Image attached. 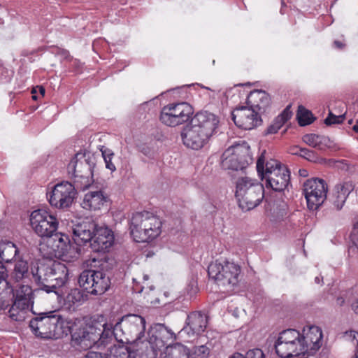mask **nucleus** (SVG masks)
Masks as SVG:
<instances>
[{"mask_svg": "<svg viewBox=\"0 0 358 358\" xmlns=\"http://www.w3.org/2000/svg\"><path fill=\"white\" fill-rule=\"evenodd\" d=\"M207 317L200 312L191 313L187 318V326L183 331L188 334H200L203 332L207 327Z\"/></svg>", "mask_w": 358, "mask_h": 358, "instance_id": "obj_26", "label": "nucleus"}, {"mask_svg": "<svg viewBox=\"0 0 358 358\" xmlns=\"http://www.w3.org/2000/svg\"><path fill=\"white\" fill-rule=\"evenodd\" d=\"M77 191L69 182H62L54 186L51 192L47 193L48 201H73Z\"/></svg>", "mask_w": 358, "mask_h": 358, "instance_id": "obj_23", "label": "nucleus"}, {"mask_svg": "<svg viewBox=\"0 0 358 358\" xmlns=\"http://www.w3.org/2000/svg\"><path fill=\"white\" fill-rule=\"evenodd\" d=\"M297 120L300 126H306L311 124L314 118L309 110L300 106L298 108Z\"/></svg>", "mask_w": 358, "mask_h": 358, "instance_id": "obj_35", "label": "nucleus"}, {"mask_svg": "<svg viewBox=\"0 0 358 358\" xmlns=\"http://www.w3.org/2000/svg\"><path fill=\"white\" fill-rule=\"evenodd\" d=\"M73 203H63V202H61V203H55V207H59L60 208H69L71 206Z\"/></svg>", "mask_w": 358, "mask_h": 358, "instance_id": "obj_50", "label": "nucleus"}, {"mask_svg": "<svg viewBox=\"0 0 358 358\" xmlns=\"http://www.w3.org/2000/svg\"><path fill=\"white\" fill-rule=\"evenodd\" d=\"M105 197L101 191L90 192L85 194L83 201H103Z\"/></svg>", "mask_w": 358, "mask_h": 358, "instance_id": "obj_41", "label": "nucleus"}, {"mask_svg": "<svg viewBox=\"0 0 358 358\" xmlns=\"http://www.w3.org/2000/svg\"><path fill=\"white\" fill-rule=\"evenodd\" d=\"M230 358H265V355L261 349L255 348L247 352L245 357L240 353L234 354Z\"/></svg>", "mask_w": 358, "mask_h": 358, "instance_id": "obj_39", "label": "nucleus"}, {"mask_svg": "<svg viewBox=\"0 0 358 358\" xmlns=\"http://www.w3.org/2000/svg\"><path fill=\"white\" fill-rule=\"evenodd\" d=\"M354 188L351 180L340 181L334 187V195L338 201H345L353 194Z\"/></svg>", "mask_w": 358, "mask_h": 358, "instance_id": "obj_29", "label": "nucleus"}, {"mask_svg": "<svg viewBox=\"0 0 358 358\" xmlns=\"http://www.w3.org/2000/svg\"><path fill=\"white\" fill-rule=\"evenodd\" d=\"M292 112L290 106H287L284 110L275 118L273 123L268 127L267 134H275L283 124L291 118Z\"/></svg>", "mask_w": 358, "mask_h": 358, "instance_id": "obj_34", "label": "nucleus"}, {"mask_svg": "<svg viewBox=\"0 0 358 358\" xmlns=\"http://www.w3.org/2000/svg\"><path fill=\"white\" fill-rule=\"evenodd\" d=\"M113 242L114 236L110 229L105 227H97L90 241V246L94 252H105L113 245Z\"/></svg>", "mask_w": 358, "mask_h": 358, "instance_id": "obj_21", "label": "nucleus"}, {"mask_svg": "<svg viewBox=\"0 0 358 358\" xmlns=\"http://www.w3.org/2000/svg\"><path fill=\"white\" fill-rule=\"evenodd\" d=\"M222 159V165L224 169L236 171L244 169V166L240 163L238 157L234 155L229 148H227L224 152Z\"/></svg>", "mask_w": 358, "mask_h": 358, "instance_id": "obj_31", "label": "nucleus"}, {"mask_svg": "<svg viewBox=\"0 0 358 358\" xmlns=\"http://www.w3.org/2000/svg\"><path fill=\"white\" fill-rule=\"evenodd\" d=\"M109 339L113 338L120 343H129L131 349L141 345L145 331V320L138 315H127L115 325L108 324Z\"/></svg>", "mask_w": 358, "mask_h": 358, "instance_id": "obj_2", "label": "nucleus"}, {"mask_svg": "<svg viewBox=\"0 0 358 358\" xmlns=\"http://www.w3.org/2000/svg\"><path fill=\"white\" fill-rule=\"evenodd\" d=\"M270 101L269 95L265 91L261 90L250 92L247 98V103L250 105V108H254L255 110H264L269 105Z\"/></svg>", "mask_w": 358, "mask_h": 358, "instance_id": "obj_27", "label": "nucleus"}, {"mask_svg": "<svg viewBox=\"0 0 358 358\" xmlns=\"http://www.w3.org/2000/svg\"><path fill=\"white\" fill-rule=\"evenodd\" d=\"M39 90H40V93L42 94V96H43L45 94V89L43 87H40Z\"/></svg>", "mask_w": 358, "mask_h": 358, "instance_id": "obj_57", "label": "nucleus"}, {"mask_svg": "<svg viewBox=\"0 0 358 358\" xmlns=\"http://www.w3.org/2000/svg\"><path fill=\"white\" fill-rule=\"evenodd\" d=\"M352 129L355 132H358V121H357L356 124L352 127Z\"/></svg>", "mask_w": 358, "mask_h": 358, "instance_id": "obj_55", "label": "nucleus"}, {"mask_svg": "<svg viewBox=\"0 0 358 358\" xmlns=\"http://www.w3.org/2000/svg\"><path fill=\"white\" fill-rule=\"evenodd\" d=\"M320 280H320V277H316V278H315V282L316 283H320Z\"/></svg>", "mask_w": 358, "mask_h": 358, "instance_id": "obj_59", "label": "nucleus"}, {"mask_svg": "<svg viewBox=\"0 0 358 358\" xmlns=\"http://www.w3.org/2000/svg\"><path fill=\"white\" fill-rule=\"evenodd\" d=\"M36 90H35V89H33V90H32V91H31V93H32V94H34V93H36Z\"/></svg>", "mask_w": 358, "mask_h": 358, "instance_id": "obj_61", "label": "nucleus"}, {"mask_svg": "<svg viewBox=\"0 0 358 358\" xmlns=\"http://www.w3.org/2000/svg\"><path fill=\"white\" fill-rule=\"evenodd\" d=\"M203 87L206 89L207 90L210 91L212 93V94H209L210 96H212L213 98H215V94H217L215 90H213L210 89L209 87Z\"/></svg>", "mask_w": 358, "mask_h": 358, "instance_id": "obj_53", "label": "nucleus"}, {"mask_svg": "<svg viewBox=\"0 0 358 358\" xmlns=\"http://www.w3.org/2000/svg\"><path fill=\"white\" fill-rule=\"evenodd\" d=\"M84 358H136V353L129 346L118 344L110 347L108 354L90 351Z\"/></svg>", "mask_w": 358, "mask_h": 358, "instance_id": "obj_25", "label": "nucleus"}, {"mask_svg": "<svg viewBox=\"0 0 358 358\" xmlns=\"http://www.w3.org/2000/svg\"><path fill=\"white\" fill-rule=\"evenodd\" d=\"M301 157H304L310 162L315 163L320 162L322 160V159L320 158L314 151L306 148H303V150H301Z\"/></svg>", "mask_w": 358, "mask_h": 358, "instance_id": "obj_42", "label": "nucleus"}, {"mask_svg": "<svg viewBox=\"0 0 358 358\" xmlns=\"http://www.w3.org/2000/svg\"><path fill=\"white\" fill-rule=\"evenodd\" d=\"M190 123L210 138L218 127L219 120L213 113L201 111L194 115Z\"/></svg>", "mask_w": 358, "mask_h": 358, "instance_id": "obj_20", "label": "nucleus"}, {"mask_svg": "<svg viewBox=\"0 0 358 358\" xmlns=\"http://www.w3.org/2000/svg\"><path fill=\"white\" fill-rule=\"evenodd\" d=\"M344 120L343 115H335L331 111H329L327 117L324 120V123L327 125H331L334 124H340Z\"/></svg>", "mask_w": 358, "mask_h": 358, "instance_id": "obj_43", "label": "nucleus"}, {"mask_svg": "<svg viewBox=\"0 0 358 358\" xmlns=\"http://www.w3.org/2000/svg\"><path fill=\"white\" fill-rule=\"evenodd\" d=\"M162 358H189V351L183 345L176 343L166 348Z\"/></svg>", "mask_w": 358, "mask_h": 358, "instance_id": "obj_32", "label": "nucleus"}, {"mask_svg": "<svg viewBox=\"0 0 358 358\" xmlns=\"http://www.w3.org/2000/svg\"><path fill=\"white\" fill-rule=\"evenodd\" d=\"M352 308L356 314H358V299H356L351 304Z\"/></svg>", "mask_w": 358, "mask_h": 358, "instance_id": "obj_51", "label": "nucleus"}, {"mask_svg": "<svg viewBox=\"0 0 358 358\" xmlns=\"http://www.w3.org/2000/svg\"><path fill=\"white\" fill-rule=\"evenodd\" d=\"M47 247L45 255L51 257H65L68 256L69 251L71 246L69 236L62 233H54L45 241V243L40 244V250H45Z\"/></svg>", "mask_w": 358, "mask_h": 358, "instance_id": "obj_16", "label": "nucleus"}, {"mask_svg": "<svg viewBox=\"0 0 358 358\" xmlns=\"http://www.w3.org/2000/svg\"><path fill=\"white\" fill-rule=\"evenodd\" d=\"M303 331L301 339L303 343L306 354L312 355L321 347L322 331L319 327L313 326L307 331L304 329Z\"/></svg>", "mask_w": 358, "mask_h": 358, "instance_id": "obj_24", "label": "nucleus"}, {"mask_svg": "<svg viewBox=\"0 0 358 358\" xmlns=\"http://www.w3.org/2000/svg\"><path fill=\"white\" fill-rule=\"evenodd\" d=\"M29 327L36 336L45 339H58L70 332L69 323L58 310L40 313L31 320Z\"/></svg>", "mask_w": 358, "mask_h": 358, "instance_id": "obj_5", "label": "nucleus"}, {"mask_svg": "<svg viewBox=\"0 0 358 358\" xmlns=\"http://www.w3.org/2000/svg\"><path fill=\"white\" fill-rule=\"evenodd\" d=\"M31 273L40 289L46 293L57 294V289L64 286L69 280L68 268L57 261L39 263L31 268Z\"/></svg>", "mask_w": 358, "mask_h": 358, "instance_id": "obj_1", "label": "nucleus"}, {"mask_svg": "<svg viewBox=\"0 0 358 358\" xmlns=\"http://www.w3.org/2000/svg\"><path fill=\"white\" fill-rule=\"evenodd\" d=\"M162 220L149 211L134 213L130 221V234L136 242L149 243L162 233Z\"/></svg>", "mask_w": 358, "mask_h": 358, "instance_id": "obj_6", "label": "nucleus"}, {"mask_svg": "<svg viewBox=\"0 0 358 358\" xmlns=\"http://www.w3.org/2000/svg\"><path fill=\"white\" fill-rule=\"evenodd\" d=\"M1 296L3 297V300L8 302V305L0 309V310H5L12 305L9 313L10 317L15 320H17L16 315L13 313L15 310H27L34 304L33 290L29 285H20L18 289L15 290L10 289L9 285H8L3 289L1 288Z\"/></svg>", "mask_w": 358, "mask_h": 358, "instance_id": "obj_9", "label": "nucleus"}, {"mask_svg": "<svg viewBox=\"0 0 358 358\" xmlns=\"http://www.w3.org/2000/svg\"><path fill=\"white\" fill-rule=\"evenodd\" d=\"M353 229H358V218L357 220L354 223Z\"/></svg>", "mask_w": 358, "mask_h": 358, "instance_id": "obj_58", "label": "nucleus"}, {"mask_svg": "<svg viewBox=\"0 0 358 358\" xmlns=\"http://www.w3.org/2000/svg\"><path fill=\"white\" fill-rule=\"evenodd\" d=\"M97 227V224L89 217L72 220L71 228L74 241L78 245H85L90 242Z\"/></svg>", "mask_w": 358, "mask_h": 358, "instance_id": "obj_15", "label": "nucleus"}, {"mask_svg": "<svg viewBox=\"0 0 358 358\" xmlns=\"http://www.w3.org/2000/svg\"><path fill=\"white\" fill-rule=\"evenodd\" d=\"M234 155L238 157L240 163L245 168L252 162V157L250 153V146L247 143L243 142L229 148Z\"/></svg>", "mask_w": 358, "mask_h": 358, "instance_id": "obj_28", "label": "nucleus"}, {"mask_svg": "<svg viewBox=\"0 0 358 358\" xmlns=\"http://www.w3.org/2000/svg\"><path fill=\"white\" fill-rule=\"evenodd\" d=\"M265 151L257 162V171L262 180H266V187H270L275 192L280 193V198L285 199V189L289 185L290 175L286 166L274 159L265 160Z\"/></svg>", "mask_w": 358, "mask_h": 358, "instance_id": "obj_3", "label": "nucleus"}, {"mask_svg": "<svg viewBox=\"0 0 358 358\" xmlns=\"http://www.w3.org/2000/svg\"><path fill=\"white\" fill-rule=\"evenodd\" d=\"M78 283L87 293L100 295L110 287V279L102 270L88 269L80 274Z\"/></svg>", "mask_w": 358, "mask_h": 358, "instance_id": "obj_12", "label": "nucleus"}, {"mask_svg": "<svg viewBox=\"0 0 358 358\" xmlns=\"http://www.w3.org/2000/svg\"><path fill=\"white\" fill-rule=\"evenodd\" d=\"M29 276L28 263L24 260H18L15 263L14 268L10 274V281L18 282Z\"/></svg>", "mask_w": 358, "mask_h": 358, "instance_id": "obj_30", "label": "nucleus"}, {"mask_svg": "<svg viewBox=\"0 0 358 358\" xmlns=\"http://www.w3.org/2000/svg\"><path fill=\"white\" fill-rule=\"evenodd\" d=\"M32 98H33L34 99H36V96L33 95Z\"/></svg>", "mask_w": 358, "mask_h": 358, "instance_id": "obj_62", "label": "nucleus"}, {"mask_svg": "<svg viewBox=\"0 0 358 358\" xmlns=\"http://www.w3.org/2000/svg\"><path fill=\"white\" fill-rule=\"evenodd\" d=\"M30 223L34 231L45 241L56 232L58 227L55 217L41 209L31 213Z\"/></svg>", "mask_w": 358, "mask_h": 358, "instance_id": "obj_14", "label": "nucleus"}, {"mask_svg": "<svg viewBox=\"0 0 358 358\" xmlns=\"http://www.w3.org/2000/svg\"><path fill=\"white\" fill-rule=\"evenodd\" d=\"M336 301L339 306H343L345 303V299L343 297H338Z\"/></svg>", "mask_w": 358, "mask_h": 358, "instance_id": "obj_54", "label": "nucleus"}, {"mask_svg": "<svg viewBox=\"0 0 358 358\" xmlns=\"http://www.w3.org/2000/svg\"><path fill=\"white\" fill-rule=\"evenodd\" d=\"M181 137L184 145L194 150L203 148L210 138L192 123L183 129Z\"/></svg>", "mask_w": 358, "mask_h": 358, "instance_id": "obj_19", "label": "nucleus"}, {"mask_svg": "<svg viewBox=\"0 0 358 358\" xmlns=\"http://www.w3.org/2000/svg\"><path fill=\"white\" fill-rule=\"evenodd\" d=\"M102 157L104 159L106 169H109L112 172H114L116 170V167L115 164L112 162V159L114 157L113 152L108 149L104 148L101 149Z\"/></svg>", "mask_w": 358, "mask_h": 358, "instance_id": "obj_37", "label": "nucleus"}, {"mask_svg": "<svg viewBox=\"0 0 358 358\" xmlns=\"http://www.w3.org/2000/svg\"><path fill=\"white\" fill-rule=\"evenodd\" d=\"M69 333L71 334V345L80 350L91 348L95 344L105 346L110 341L108 323L104 322L103 316Z\"/></svg>", "mask_w": 358, "mask_h": 358, "instance_id": "obj_4", "label": "nucleus"}, {"mask_svg": "<svg viewBox=\"0 0 358 358\" xmlns=\"http://www.w3.org/2000/svg\"><path fill=\"white\" fill-rule=\"evenodd\" d=\"M334 47L338 50H343L345 47V43L343 41L336 40L334 41Z\"/></svg>", "mask_w": 358, "mask_h": 358, "instance_id": "obj_47", "label": "nucleus"}, {"mask_svg": "<svg viewBox=\"0 0 358 358\" xmlns=\"http://www.w3.org/2000/svg\"><path fill=\"white\" fill-rule=\"evenodd\" d=\"M265 210L268 215H271L273 217L283 216V210H278V203H266L265 206Z\"/></svg>", "mask_w": 358, "mask_h": 358, "instance_id": "obj_38", "label": "nucleus"}, {"mask_svg": "<svg viewBox=\"0 0 358 358\" xmlns=\"http://www.w3.org/2000/svg\"><path fill=\"white\" fill-rule=\"evenodd\" d=\"M235 124L243 129L250 130L261 124L262 120L254 108L242 106L232 112Z\"/></svg>", "mask_w": 358, "mask_h": 358, "instance_id": "obj_18", "label": "nucleus"}, {"mask_svg": "<svg viewBox=\"0 0 358 358\" xmlns=\"http://www.w3.org/2000/svg\"><path fill=\"white\" fill-rule=\"evenodd\" d=\"M327 192L328 185L323 179L312 178L303 184V193L306 201H324Z\"/></svg>", "mask_w": 358, "mask_h": 358, "instance_id": "obj_17", "label": "nucleus"}, {"mask_svg": "<svg viewBox=\"0 0 358 358\" xmlns=\"http://www.w3.org/2000/svg\"><path fill=\"white\" fill-rule=\"evenodd\" d=\"M87 294H84L80 289H71L64 299V304L68 308L78 306L85 300Z\"/></svg>", "mask_w": 358, "mask_h": 358, "instance_id": "obj_33", "label": "nucleus"}, {"mask_svg": "<svg viewBox=\"0 0 358 358\" xmlns=\"http://www.w3.org/2000/svg\"><path fill=\"white\" fill-rule=\"evenodd\" d=\"M343 203H340V204H339V203H338V204H337V205H336V209H337L338 210H341V209H342V208H343Z\"/></svg>", "mask_w": 358, "mask_h": 358, "instance_id": "obj_56", "label": "nucleus"}, {"mask_svg": "<svg viewBox=\"0 0 358 358\" xmlns=\"http://www.w3.org/2000/svg\"><path fill=\"white\" fill-rule=\"evenodd\" d=\"M208 273L224 292H231L238 285L241 267L229 260H215L209 264Z\"/></svg>", "mask_w": 358, "mask_h": 358, "instance_id": "obj_7", "label": "nucleus"}, {"mask_svg": "<svg viewBox=\"0 0 358 358\" xmlns=\"http://www.w3.org/2000/svg\"><path fill=\"white\" fill-rule=\"evenodd\" d=\"M193 113V108L188 103H173L162 108L159 119L166 126L176 127L187 122Z\"/></svg>", "mask_w": 358, "mask_h": 358, "instance_id": "obj_13", "label": "nucleus"}, {"mask_svg": "<svg viewBox=\"0 0 358 358\" xmlns=\"http://www.w3.org/2000/svg\"><path fill=\"white\" fill-rule=\"evenodd\" d=\"M173 333L164 324H156L152 326L148 331V338L142 340L140 347L131 349L136 353V357L143 355L153 358L157 355V351L161 350L169 341L173 338Z\"/></svg>", "mask_w": 358, "mask_h": 358, "instance_id": "obj_8", "label": "nucleus"}, {"mask_svg": "<svg viewBox=\"0 0 358 358\" xmlns=\"http://www.w3.org/2000/svg\"><path fill=\"white\" fill-rule=\"evenodd\" d=\"M210 348L206 345L194 347L193 358H208Z\"/></svg>", "mask_w": 358, "mask_h": 358, "instance_id": "obj_40", "label": "nucleus"}, {"mask_svg": "<svg viewBox=\"0 0 358 358\" xmlns=\"http://www.w3.org/2000/svg\"><path fill=\"white\" fill-rule=\"evenodd\" d=\"M94 158L90 154L78 152L68 165V173L74 178V182L81 184L80 187H87L92 182Z\"/></svg>", "mask_w": 358, "mask_h": 358, "instance_id": "obj_11", "label": "nucleus"}, {"mask_svg": "<svg viewBox=\"0 0 358 358\" xmlns=\"http://www.w3.org/2000/svg\"><path fill=\"white\" fill-rule=\"evenodd\" d=\"M301 334L293 329H289L280 333L275 343L277 355L282 358H290L306 355Z\"/></svg>", "mask_w": 358, "mask_h": 358, "instance_id": "obj_10", "label": "nucleus"}, {"mask_svg": "<svg viewBox=\"0 0 358 358\" xmlns=\"http://www.w3.org/2000/svg\"><path fill=\"white\" fill-rule=\"evenodd\" d=\"M351 241L355 246L358 247V229H353L350 234Z\"/></svg>", "mask_w": 358, "mask_h": 358, "instance_id": "obj_45", "label": "nucleus"}, {"mask_svg": "<svg viewBox=\"0 0 358 358\" xmlns=\"http://www.w3.org/2000/svg\"><path fill=\"white\" fill-rule=\"evenodd\" d=\"M259 203H238V207L243 212L254 209Z\"/></svg>", "mask_w": 358, "mask_h": 358, "instance_id": "obj_44", "label": "nucleus"}, {"mask_svg": "<svg viewBox=\"0 0 358 358\" xmlns=\"http://www.w3.org/2000/svg\"><path fill=\"white\" fill-rule=\"evenodd\" d=\"M229 358H230V357H229Z\"/></svg>", "mask_w": 358, "mask_h": 358, "instance_id": "obj_63", "label": "nucleus"}, {"mask_svg": "<svg viewBox=\"0 0 358 358\" xmlns=\"http://www.w3.org/2000/svg\"><path fill=\"white\" fill-rule=\"evenodd\" d=\"M323 203H306L307 208L310 210H316L322 206Z\"/></svg>", "mask_w": 358, "mask_h": 358, "instance_id": "obj_46", "label": "nucleus"}, {"mask_svg": "<svg viewBox=\"0 0 358 358\" xmlns=\"http://www.w3.org/2000/svg\"><path fill=\"white\" fill-rule=\"evenodd\" d=\"M258 192L261 197L257 198L255 201H262L264 187L259 185L255 179L245 176L238 178L236 182V198L238 201L244 199L245 194H251Z\"/></svg>", "mask_w": 358, "mask_h": 358, "instance_id": "obj_22", "label": "nucleus"}, {"mask_svg": "<svg viewBox=\"0 0 358 358\" xmlns=\"http://www.w3.org/2000/svg\"><path fill=\"white\" fill-rule=\"evenodd\" d=\"M75 205L78 204V207L83 208L84 210H90L92 208V203H73Z\"/></svg>", "mask_w": 358, "mask_h": 358, "instance_id": "obj_49", "label": "nucleus"}, {"mask_svg": "<svg viewBox=\"0 0 358 358\" xmlns=\"http://www.w3.org/2000/svg\"><path fill=\"white\" fill-rule=\"evenodd\" d=\"M8 302L0 298V309L8 306Z\"/></svg>", "mask_w": 358, "mask_h": 358, "instance_id": "obj_52", "label": "nucleus"}, {"mask_svg": "<svg viewBox=\"0 0 358 358\" xmlns=\"http://www.w3.org/2000/svg\"><path fill=\"white\" fill-rule=\"evenodd\" d=\"M300 173H301V176H306V170H303V171H300Z\"/></svg>", "mask_w": 358, "mask_h": 358, "instance_id": "obj_60", "label": "nucleus"}, {"mask_svg": "<svg viewBox=\"0 0 358 358\" xmlns=\"http://www.w3.org/2000/svg\"><path fill=\"white\" fill-rule=\"evenodd\" d=\"M303 150V148H300L299 146H294V147L290 148V151L289 152L292 155H296L301 156V150Z\"/></svg>", "mask_w": 358, "mask_h": 358, "instance_id": "obj_48", "label": "nucleus"}, {"mask_svg": "<svg viewBox=\"0 0 358 358\" xmlns=\"http://www.w3.org/2000/svg\"><path fill=\"white\" fill-rule=\"evenodd\" d=\"M325 140V137L315 134H306L303 136V141L305 143L318 149H321V143Z\"/></svg>", "mask_w": 358, "mask_h": 358, "instance_id": "obj_36", "label": "nucleus"}]
</instances>
